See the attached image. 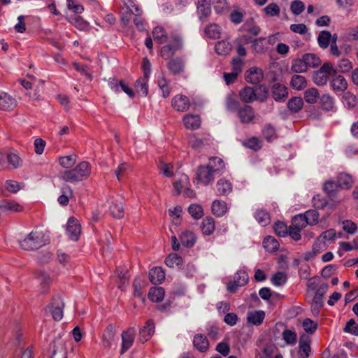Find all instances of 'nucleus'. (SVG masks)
<instances>
[{
  "label": "nucleus",
  "mask_w": 358,
  "mask_h": 358,
  "mask_svg": "<svg viewBox=\"0 0 358 358\" xmlns=\"http://www.w3.org/2000/svg\"><path fill=\"white\" fill-rule=\"evenodd\" d=\"M22 160L15 150H0V171L15 169L21 166Z\"/></svg>",
  "instance_id": "7ed1b4c3"
},
{
  "label": "nucleus",
  "mask_w": 358,
  "mask_h": 358,
  "mask_svg": "<svg viewBox=\"0 0 358 358\" xmlns=\"http://www.w3.org/2000/svg\"><path fill=\"white\" fill-rule=\"evenodd\" d=\"M18 102L15 97L4 91L0 90V111L13 112L17 107Z\"/></svg>",
  "instance_id": "0eeeda50"
},
{
  "label": "nucleus",
  "mask_w": 358,
  "mask_h": 358,
  "mask_svg": "<svg viewBox=\"0 0 358 358\" xmlns=\"http://www.w3.org/2000/svg\"><path fill=\"white\" fill-rule=\"evenodd\" d=\"M273 96L275 100H280L287 96V88L282 84H274L272 88Z\"/></svg>",
  "instance_id": "72a5a7b5"
},
{
  "label": "nucleus",
  "mask_w": 358,
  "mask_h": 358,
  "mask_svg": "<svg viewBox=\"0 0 358 358\" xmlns=\"http://www.w3.org/2000/svg\"><path fill=\"white\" fill-rule=\"evenodd\" d=\"M91 173V166L89 162H80L74 169L64 171L61 178L66 182H75L87 179Z\"/></svg>",
  "instance_id": "f03ea898"
},
{
  "label": "nucleus",
  "mask_w": 358,
  "mask_h": 358,
  "mask_svg": "<svg viewBox=\"0 0 358 358\" xmlns=\"http://www.w3.org/2000/svg\"><path fill=\"white\" fill-rule=\"evenodd\" d=\"M243 145L254 150H258L262 148L261 142L257 137H251L245 140Z\"/></svg>",
  "instance_id": "0e129e2a"
},
{
  "label": "nucleus",
  "mask_w": 358,
  "mask_h": 358,
  "mask_svg": "<svg viewBox=\"0 0 358 358\" xmlns=\"http://www.w3.org/2000/svg\"><path fill=\"white\" fill-rule=\"evenodd\" d=\"M319 97V91L315 87L309 88L304 92V99L308 103H315L317 101Z\"/></svg>",
  "instance_id": "4c0bfd02"
},
{
  "label": "nucleus",
  "mask_w": 358,
  "mask_h": 358,
  "mask_svg": "<svg viewBox=\"0 0 358 358\" xmlns=\"http://www.w3.org/2000/svg\"><path fill=\"white\" fill-rule=\"evenodd\" d=\"M211 210L215 215L221 217L227 211V203L224 201L215 200L212 203Z\"/></svg>",
  "instance_id": "c756f323"
},
{
  "label": "nucleus",
  "mask_w": 358,
  "mask_h": 358,
  "mask_svg": "<svg viewBox=\"0 0 358 358\" xmlns=\"http://www.w3.org/2000/svg\"><path fill=\"white\" fill-rule=\"evenodd\" d=\"M51 358H67V352L63 343L55 345Z\"/></svg>",
  "instance_id": "052dcab7"
},
{
  "label": "nucleus",
  "mask_w": 358,
  "mask_h": 358,
  "mask_svg": "<svg viewBox=\"0 0 358 358\" xmlns=\"http://www.w3.org/2000/svg\"><path fill=\"white\" fill-rule=\"evenodd\" d=\"M152 35L154 40L159 43H168L161 49V55L166 59L173 57L176 52L182 48L180 37L176 34H171L169 36L162 27H155L153 29Z\"/></svg>",
  "instance_id": "f257e3e1"
},
{
  "label": "nucleus",
  "mask_w": 358,
  "mask_h": 358,
  "mask_svg": "<svg viewBox=\"0 0 358 358\" xmlns=\"http://www.w3.org/2000/svg\"><path fill=\"white\" fill-rule=\"evenodd\" d=\"M182 209L180 206H177L173 209L169 210V216L171 218L172 222L176 225H179L181 223Z\"/></svg>",
  "instance_id": "c03bdc74"
},
{
  "label": "nucleus",
  "mask_w": 358,
  "mask_h": 358,
  "mask_svg": "<svg viewBox=\"0 0 358 358\" xmlns=\"http://www.w3.org/2000/svg\"><path fill=\"white\" fill-rule=\"evenodd\" d=\"M70 22L78 29L87 31L89 29L90 24L83 17L76 16L70 20Z\"/></svg>",
  "instance_id": "864d4df0"
},
{
  "label": "nucleus",
  "mask_w": 358,
  "mask_h": 358,
  "mask_svg": "<svg viewBox=\"0 0 358 358\" xmlns=\"http://www.w3.org/2000/svg\"><path fill=\"white\" fill-rule=\"evenodd\" d=\"M218 195H227L232 191L231 183L224 178L220 179L216 184Z\"/></svg>",
  "instance_id": "2f4dec72"
},
{
  "label": "nucleus",
  "mask_w": 358,
  "mask_h": 358,
  "mask_svg": "<svg viewBox=\"0 0 358 358\" xmlns=\"http://www.w3.org/2000/svg\"><path fill=\"white\" fill-rule=\"evenodd\" d=\"M197 10L200 19L208 17L211 13L210 0H199Z\"/></svg>",
  "instance_id": "a878e982"
},
{
  "label": "nucleus",
  "mask_w": 358,
  "mask_h": 358,
  "mask_svg": "<svg viewBox=\"0 0 358 358\" xmlns=\"http://www.w3.org/2000/svg\"><path fill=\"white\" fill-rule=\"evenodd\" d=\"M158 85L162 92V96L166 98L170 95L171 89L169 81L162 75L158 79Z\"/></svg>",
  "instance_id": "5fc2aeb1"
},
{
  "label": "nucleus",
  "mask_w": 358,
  "mask_h": 358,
  "mask_svg": "<svg viewBox=\"0 0 358 358\" xmlns=\"http://www.w3.org/2000/svg\"><path fill=\"white\" fill-rule=\"evenodd\" d=\"M336 232L334 229H328L320 234L317 238L322 242L327 244L328 242H331L336 239Z\"/></svg>",
  "instance_id": "bf43d9fd"
},
{
  "label": "nucleus",
  "mask_w": 358,
  "mask_h": 358,
  "mask_svg": "<svg viewBox=\"0 0 358 358\" xmlns=\"http://www.w3.org/2000/svg\"><path fill=\"white\" fill-rule=\"evenodd\" d=\"M344 331L355 336H358V324L353 319L350 320L344 327Z\"/></svg>",
  "instance_id": "774afa93"
},
{
  "label": "nucleus",
  "mask_w": 358,
  "mask_h": 358,
  "mask_svg": "<svg viewBox=\"0 0 358 358\" xmlns=\"http://www.w3.org/2000/svg\"><path fill=\"white\" fill-rule=\"evenodd\" d=\"M62 192L63 194L58 198V202L62 206H66L69 203V198L73 195V192L69 186L66 185L62 188Z\"/></svg>",
  "instance_id": "3c124183"
},
{
  "label": "nucleus",
  "mask_w": 358,
  "mask_h": 358,
  "mask_svg": "<svg viewBox=\"0 0 358 358\" xmlns=\"http://www.w3.org/2000/svg\"><path fill=\"white\" fill-rule=\"evenodd\" d=\"M76 161L77 156L73 154L59 157V163L64 169L72 168Z\"/></svg>",
  "instance_id": "ea45409f"
},
{
  "label": "nucleus",
  "mask_w": 358,
  "mask_h": 358,
  "mask_svg": "<svg viewBox=\"0 0 358 358\" xmlns=\"http://www.w3.org/2000/svg\"><path fill=\"white\" fill-rule=\"evenodd\" d=\"M336 71L330 62H325L313 75L314 83L317 85L327 84L329 76L336 74Z\"/></svg>",
  "instance_id": "39448f33"
},
{
  "label": "nucleus",
  "mask_w": 358,
  "mask_h": 358,
  "mask_svg": "<svg viewBox=\"0 0 358 358\" xmlns=\"http://www.w3.org/2000/svg\"><path fill=\"white\" fill-rule=\"evenodd\" d=\"M66 231L71 239L77 241L81 233V226L78 220L74 217H70L67 222Z\"/></svg>",
  "instance_id": "4468645a"
},
{
  "label": "nucleus",
  "mask_w": 358,
  "mask_h": 358,
  "mask_svg": "<svg viewBox=\"0 0 358 358\" xmlns=\"http://www.w3.org/2000/svg\"><path fill=\"white\" fill-rule=\"evenodd\" d=\"M331 34L328 31H322L317 36V42L320 48L326 49L331 44Z\"/></svg>",
  "instance_id": "e433bc0d"
},
{
  "label": "nucleus",
  "mask_w": 358,
  "mask_h": 358,
  "mask_svg": "<svg viewBox=\"0 0 358 358\" xmlns=\"http://www.w3.org/2000/svg\"><path fill=\"white\" fill-rule=\"evenodd\" d=\"M332 90L338 93L345 92L348 86V81L341 75L334 74L331 81Z\"/></svg>",
  "instance_id": "a211bd4d"
},
{
  "label": "nucleus",
  "mask_w": 358,
  "mask_h": 358,
  "mask_svg": "<svg viewBox=\"0 0 358 358\" xmlns=\"http://www.w3.org/2000/svg\"><path fill=\"white\" fill-rule=\"evenodd\" d=\"M64 308V303L60 298L54 299L48 306L49 311L55 320H60L62 319Z\"/></svg>",
  "instance_id": "ddd939ff"
},
{
  "label": "nucleus",
  "mask_w": 358,
  "mask_h": 358,
  "mask_svg": "<svg viewBox=\"0 0 358 358\" xmlns=\"http://www.w3.org/2000/svg\"><path fill=\"white\" fill-rule=\"evenodd\" d=\"M180 240L183 245L192 247L196 243V236L193 231L185 229L181 232Z\"/></svg>",
  "instance_id": "5701e85b"
},
{
  "label": "nucleus",
  "mask_w": 358,
  "mask_h": 358,
  "mask_svg": "<svg viewBox=\"0 0 358 358\" xmlns=\"http://www.w3.org/2000/svg\"><path fill=\"white\" fill-rule=\"evenodd\" d=\"M155 333V324L153 321L148 320L146 325L140 330L139 340L141 343L148 341Z\"/></svg>",
  "instance_id": "4be33fe9"
},
{
  "label": "nucleus",
  "mask_w": 358,
  "mask_h": 358,
  "mask_svg": "<svg viewBox=\"0 0 358 358\" xmlns=\"http://www.w3.org/2000/svg\"><path fill=\"white\" fill-rule=\"evenodd\" d=\"M206 35L212 39H217L220 37L221 29L216 24H211L205 29Z\"/></svg>",
  "instance_id": "a18cd8bd"
},
{
  "label": "nucleus",
  "mask_w": 358,
  "mask_h": 358,
  "mask_svg": "<svg viewBox=\"0 0 358 358\" xmlns=\"http://www.w3.org/2000/svg\"><path fill=\"white\" fill-rule=\"evenodd\" d=\"M173 108L178 112H185L189 110L191 103L187 96L182 94H177L171 100Z\"/></svg>",
  "instance_id": "f8f14e48"
},
{
  "label": "nucleus",
  "mask_w": 358,
  "mask_h": 358,
  "mask_svg": "<svg viewBox=\"0 0 358 358\" xmlns=\"http://www.w3.org/2000/svg\"><path fill=\"white\" fill-rule=\"evenodd\" d=\"M110 213L115 218H122L124 216L122 204L118 202H113L110 206Z\"/></svg>",
  "instance_id": "8fccbe9b"
},
{
  "label": "nucleus",
  "mask_w": 358,
  "mask_h": 358,
  "mask_svg": "<svg viewBox=\"0 0 358 358\" xmlns=\"http://www.w3.org/2000/svg\"><path fill=\"white\" fill-rule=\"evenodd\" d=\"M238 116L243 124L255 123V112L250 106L246 105L239 108L238 110Z\"/></svg>",
  "instance_id": "9b49d317"
},
{
  "label": "nucleus",
  "mask_w": 358,
  "mask_h": 358,
  "mask_svg": "<svg viewBox=\"0 0 358 358\" xmlns=\"http://www.w3.org/2000/svg\"><path fill=\"white\" fill-rule=\"evenodd\" d=\"M167 66L170 72L173 74H178L184 70V64L182 61L178 58L171 59Z\"/></svg>",
  "instance_id": "f704fd0d"
},
{
  "label": "nucleus",
  "mask_w": 358,
  "mask_h": 358,
  "mask_svg": "<svg viewBox=\"0 0 358 358\" xmlns=\"http://www.w3.org/2000/svg\"><path fill=\"white\" fill-rule=\"evenodd\" d=\"M23 187V185L15 180H8L6 181L5 189L13 194L17 193Z\"/></svg>",
  "instance_id": "6e6d98bb"
},
{
  "label": "nucleus",
  "mask_w": 358,
  "mask_h": 358,
  "mask_svg": "<svg viewBox=\"0 0 358 358\" xmlns=\"http://www.w3.org/2000/svg\"><path fill=\"white\" fill-rule=\"evenodd\" d=\"M275 42V37L273 35L268 38L259 37L252 41L251 48L255 52L262 54L266 52Z\"/></svg>",
  "instance_id": "1a4fd4ad"
},
{
  "label": "nucleus",
  "mask_w": 358,
  "mask_h": 358,
  "mask_svg": "<svg viewBox=\"0 0 358 358\" xmlns=\"http://www.w3.org/2000/svg\"><path fill=\"white\" fill-rule=\"evenodd\" d=\"M214 175L215 173L211 169L206 165H203L198 168L196 179L197 182L208 185L213 181Z\"/></svg>",
  "instance_id": "9d476101"
},
{
  "label": "nucleus",
  "mask_w": 358,
  "mask_h": 358,
  "mask_svg": "<svg viewBox=\"0 0 358 358\" xmlns=\"http://www.w3.org/2000/svg\"><path fill=\"white\" fill-rule=\"evenodd\" d=\"M247 82L252 84H258L264 78V73L262 69L257 67H251L245 74Z\"/></svg>",
  "instance_id": "f3484780"
},
{
  "label": "nucleus",
  "mask_w": 358,
  "mask_h": 358,
  "mask_svg": "<svg viewBox=\"0 0 358 358\" xmlns=\"http://www.w3.org/2000/svg\"><path fill=\"white\" fill-rule=\"evenodd\" d=\"M327 248V244L320 241L317 238L315 241L313 248L310 251L307 252L304 254V259L307 261L314 259L316 256L320 254L322 252L325 250Z\"/></svg>",
  "instance_id": "dca6fc26"
},
{
  "label": "nucleus",
  "mask_w": 358,
  "mask_h": 358,
  "mask_svg": "<svg viewBox=\"0 0 358 358\" xmlns=\"http://www.w3.org/2000/svg\"><path fill=\"white\" fill-rule=\"evenodd\" d=\"M256 220L262 226H266L270 223V216L267 211L259 209L255 214Z\"/></svg>",
  "instance_id": "09e8293b"
},
{
  "label": "nucleus",
  "mask_w": 358,
  "mask_h": 358,
  "mask_svg": "<svg viewBox=\"0 0 358 358\" xmlns=\"http://www.w3.org/2000/svg\"><path fill=\"white\" fill-rule=\"evenodd\" d=\"M311 339L308 336L302 335L299 341V355L300 358H308L311 348H310Z\"/></svg>",
  "instance_id": "6ab92c4d"
},
{
  "label": "nucleus",
  "mask_w": 358,
  "mask_h": 358,
  "mask_svg": "<svg viewBox=\"0 0 358 358\" xmlns=\"http://www.w3.org/2000/svg\"><path fill=\"white\" fill-rule=\"evenodd\" d=\"M303 58L296 59L292 63L291 70L295 73H302L307 70Z\"/></svg>",
  "instance_id": "e2e57ef3"
},
{
  "label": "nucleus",
  "mask_w": 358,
  "mask_h": 358,
  "mask_svg": "<svg viewBox=\"0 0 358 358\" xmlns=\"http://www.w3.org/2000/svg\"><path fill=\"white\" fill-rule=\"evenodd\" d=\"M206 166L215 173L222 171L224 168V164L222 159L217 157H210Z\"/></svg>",
  "instance_id": "c9c22d12"
},
{
  "label": "nucleus",
  "mask_w": 358,
  "mask_h": 358,
  "mask_svg": "<svg viewBox=\"0 0 358 358\" xmlns=\"http://www.w3.org/2000/svg\"><path fill=\"white\" fill-rule=\"evenodd\" d=\"M188 211L194 219H199L203 215V208L198 204H192L188 208Z\"/></svg>",
  "instance_id": "338daca9"
},
{
  "label": "nucleus",
  "mask_w": 358,
  "mask_h": 358,
  "mask_svg": "<svg viewBox=\"0 0 358 358\" xmlns=\"http://www.w3.org/2000/svg\"><path fill=\"white\" fill-rule=\"evenodd\" d=\"M148 78L149 77L143 76L136 81L135 89L136 92L141 96H145L148 93Z\"/></svg>",
  "instance_id": "7c9ffc66"
},
{
  "label": "nucleus",
  "mask_w": 358,
  "mask_h": 358,
  "mask_svg": "<svg viewBox=\"0 0 358 358\" xmlns=\"http://www.w3.org/2000/svg\"><path fill=\"white\" fill-rule=\"evenodd\" d=\"M259 90L263 93L261 96H258L252 87H245L240 90L239 97L244 103H252L255 100L263 101L267 98V91L266 87L262 86L259 87Z\"/></svg>",
  "instance_id": "423d86ee"
},
{
  "label": "nucleus",
  "mask_w": 358,
  "mask_h": 358,
  "mask_svg": "<svg viewBox=\"0 0 358 358\" xmlns=\"http://www.w3.org/2000/svg\"><path fill=\"white\" fill-rule=\"evenodd\" d=\"M194 345L200 352H206L209 348L208 340L202 334H197L194 338Z\"/></svg>",
  "instance_id": "c85d7f7f"
},
{
  "label": "nucleus",
  "mask_w": 358,
  "mask_h": 358,
  "mask_svg": "<svg viewBox=\"0 0 358 358\" xmlns=\"http://www.w3.org/2000/svg\"><path fill=\"white\" fill-rule=\"evenodd\" d=\"M20 83L22 85V87L27 91L26 92V95L30 99L34 101H38L41 99V94L39 93V91L38 90V88L36 87L32 91L33 84L31 82L22 79L20 80Z\"/></svg>",
  "instance_id": "412c9836"
},
{
  "label": "nucleus",
  "mask_w": 358,
  "mask_h": 358,
  "mask_svg": "<svg viewBox=\"0 0 358 358\" xmlns=\"http://www.w3.org/2000/svg\"><path fill=\"white\" fill-rule=\"evenodd\" d=\"M302 58L307 69L309 67H316L320 64V58L314 54H305Z\"/></svg>",
  "instance_id": "49530a36"
},
{
  "label": "nucleus",
  "mask_w": 358,
  "mask_h": 358,
  "mask_svg": "<svg viewBox=\"0 0 358 358\" xmlns=\"http://www.w3.org/2000/svg\"><path fill=\"white\" fill-rule=\"evenodd\" d=\"M265 317V313L262 310H252L248 313L247 320L254 325H260Z\"/></svg>",
  "instance_id": "b1692460"
},
{
  "label": "nucleus",
  "mask_w": 358,
  "mask_h": 358,
  "mask_svg": "<svg viewBox=\"0 0 358 358\" xmlns=\"http://www.w3.org/2000/svg\"><path fill=\"white\" fill-rule=\"evenodd\" d=\"M0 211L7 214L20 213L24 211V206L16 199H5L0 203Z\"/></svg>",
  "instance_id": "6e6552de"
},
{
  "label": "nucleus",
  "mask_w": 358,
  "mask_h": 358,
  "mask_svg": "<svg viewBox=\"0 0 358 358\" xmlns=\"http://www.w3.org/2000/svg\"><path fill=\"white\" fill-rule=\"evenodd\" d=\"M307 225V221L305 219L303 215H299L295 216L292 221L291 227L295 229L302 230Z\"/></svg>",
  "instance_id": "680f3d73"
},
{
  "label": "nucleus",
  "mask_w": 358,
  "mask_h": 358,
  "mask_svg": "<svg viewBox=\"0 0 358 358\" xmlns=\"http://www.w3.org/2000/svg\"><path fill=\"white\" fill-rule=\"evenodd\" d=\"M263 246L269 252H274L279 248L278 241L272 236H267L264 239Z\"/></svg>",
  "instance_id": "58836bf2"
},
{
  "label": "nucleus",
  "mask_w": 358,
  "mask_h": 358,
  "mask_svg": "<svg viewBox=\"0 0 358 358\" xmlns=\"http://www.w3.org/2000/svg\"><path fill=\"white\" fill-rule=\"evenodd\" d=\"M165 295L164 288L160 287H152L150 289L148 292V298L152 302L159 303L162 301Z\"/></svg>",
  "instance_id": "cd10ccee"
},
{
  "label": "nucleus",
  "mask_w": 358,
  "mask_h": 358,
  "mask_svg": "<svg viewBox=\"0 0 358 358\" xmlns=\"http://www.w3.org/2000/svg\"><path fill=\"white\" fill-rule=\"evenodd\" d=\"M136 336V330L134 327H131L124 331L122 334V350L121 352L124 353L129 349L133 345L134 338Z\"/></svg>",
  "instance_id": "2eb2a0df"
},
{
  "label": "nucleus",
  "mask_w": 358,
  "mask_h": 358,
  "mask_svg": "<svg viewBox=\"0 0 358 358\" xmlns=\"http://www.w3.org/2000/svg\"><path fill=\"white\" fill-rule=\"evenodd\" d=\"M231 50V45L227 40L217 42L215 45V51L218 55H227Z\"/></svg>",
  "instance_id": "a19ab883"
},
{
  "label": "nucleus",
  "mask_w": 358,
  "mask_h": 358,
  "mask_svg": "<svg viewBox=\"0 0 358 358\" xmlns=\"http://www.w3.org/2000/svg\"><path fill=\"white\" fill-rule=\"evenodd\" d=\"M182 263V257L176 253L170 254L165 259V264L169 267L178 266Z\"/></svg>",
  "instance_id": "603ef678"
},
{
  "label": "nucleus",
  "mask_w": 358,
  "mask_h": 358,
  "mask_svg": "<svg viewBox=\"0 0 358 358\" xmlns=\"http://www.w3.org/2000/svg\"><path fill=\"white\" fill-rule=\"evenodd\" d=\"M150 280L153 284H159L165 279V273L161 267H155L149 273Z\"/></svg>",
  "instance_id": "bb28decb"
},
{
  "label": "nucleus",
  "mask_w": 358,
  "mask_h": 358,
  "mask_svg": "<svg viewBox=\"0 0 358 358\" xmlns=\"http://www.w3.org/2000/svg\"><path fill=\"white\" fill-rule=\"evenodd\" d=\"M201 231L206 235L212 234L215 229V224L213 218L210 217H205L201 222Z\"/></svg>",
  "instance_id": "473e14b6"
},
{
  "label": "nucleus",
  "mask_w": 358,
  "mask_h": 358,
  "mask_svg": "<svg viewBox=\"0 0 358 358\" xmlns=\"http://www.w3.org/2000/svg\"><path fill=\"white\" fill-rule=\"evenodd\" d=\"M160 173L167 178H171L174 175V166L172 163L160 162L159 164Z\"/></svg>",
  "instance_id": "79ce46f5"
},
{
  "label": "nucleus",
  "mask_w": 358,
  "mask_h": 358,
  "mask_svg": "<svg viewBox=\"0 0 358 358\" xmlns=\"http://www.w3.org/2000/svg\"><path fill=\"white\" fill-rule=\"evenodd\" d=\"M338 187L344 189H349L351 187L353 180L352 177L346 173H341L338 176L337 180Z\"/></svg>",
  "instance_id": "de8ad7c7"
},
{
  "label": "nucleus",
  "mask_w": 358,
  "mask_h": 358,
  "mask_svg": "<svg viewBox=\"0 0 358 358\" xmlns=\"http://www.w3.org/2000/svg\"><path fill=\"white\" fill-rule=\"evenodd\" d=\"M47 242L44 234L41 230H34L29 234L20 242L22 249L24 250H32L38 249L44 245Z\"/></svg>",
  "instance_id": "20e7f679"
},
{
  "label": "nucleus",
  "mask_w": 358,
  "mask_h": 358,
  "mask_svg": "<svg viewBox=\"0 0 358 358\" xmlns=\"http://www.w3.org/2000/svg\"><path fill=\"white\" fill-rule=\"evenodd\" d=\"M322 108L327 111L332 110L334 108L333 98L329 94H323L320 99Z\"/></svg>",
  "instance_id": "4d7b16f0"
},
{
  "label": "nucleus",
  "mask_w": 358,
  "mask_h": 358,
  "mask_svg": "<svg viewBox=\"0 0 358 358\" xmlns=\"http://www.w3.org/2000/svg\"><path fill=\"white\" fill-rule=\"evenodd\" d=\"M308 81L306 78L301 75H294L291 78L290 86L295 90L301 91L306 88Z\"/></svg>",
  "instance_id": "393cba45"
},
{
  "label": "nucleus",
  "mask_w": 358,
  "mask_h": 358,
  "mask_svg": "<svg viewBox=\"0 0 358 358\" xmlns=\"http://www.w3.org/2000/svg\"><path fill=\"white\" fill-rule=\"evenodd\" d=\"M245 12L243 9H234L230 14V20L235 24H240L243 19Z\"/></svg>",
  "instance_id": "69168bd1"
},
{
  "label": "nucleus",
  "mask_w": 358,
  "mask_h": 358,
  "mask_svg": "<svg viewBox=\"0 0 358 358\" xmlns=\"http://www.w3.org/2000/svg\"><path fill=\"white\" fill-rule=\"evenodd\" d=\"M282 336V339L287 345H294L296 343L297 335L294 331L285 329Z\"/></svg>",
  "instance_id": "13d9d810"
},
{
  "label": "nucleus",
  "mask_w": 358,
  "mask_h": 358,
  "mask_svg": "<svg viewBox=\"0 0 358 358\" xmlns=\"http://www.w3.org/2000/svg\"><path fill=\"white\" fill-rule=\"evenodd\" d=\"M287 106L292 112H299L303 106L302 98L298 96L292 97L289 100Z\"/></svg>",
  "instance_id": "37998d69"
},
{
  "label": "nucleus",
  "mask_w": 358,
  "mask_h": 358,
  "mask_svg": "<svg viewBox=\"0 0 358 358\" xmlns=\"http://www.w3.org/2000/svg\"><path fill=\"white\" fill-rule=\"evenodd\" d=\"M185 127L191 130L197 129L201 126V118L198 115L187 114L182 118Z\"/></svg>",
  "instance_id": "aec40b11"
}]
</instances>
